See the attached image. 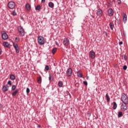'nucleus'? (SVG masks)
<instances>
[{
    "instance_id": "nucleus-1",
    "label": "nucleus",
    "mask_w": 128,
    "mask_h": 128,
    "mask_svg": "<svg viewBox=\"0 0 128 128\" xmlns=\"http://www.w3.org/2000/svg\"><path fill=\"white\" fill-rule=\"evenodd\" d=\"M121 100L123 104H128V96L124 93L122 94Z\"/></svg>"
},
{
    "instance_id": "nucleus-2",
    "label": "nucleus",
    "mask_w": 128,
    "mask_h": 128,
    "mask_svg": "<svg viewBox=\"0 0 128 128\" xmlns=\"http://www.w3.org/2000/svg\"><path fill=\"white\" fill-rule=\"evenodd\" d=\"M17 28L20 36H24V28L22 26H18Z\"/></svg>"
},
{
    "instance_id": "nucleus-3",
    "label": "nucleus",
    "mask_w": 128,
    "mask_h": 128,
    "mask_svg": "<svg viewBox=\"0 0 128 128\" xmlns=\"http://www.w3.org/2000/svg\"><path fill=\"white\" fill-rule=\"evenodd\" d=\"M38 44L42 46V44H44V38L42 36H39L38 38Z\"/></svg>"
},
{
    "instance_id": "nucleus-4",
    "label": "nucleus",
    "mask_w": 128,
    "mask_h": 128,
    "mask_svg": "<svg viewBox=\"0 0 128 128\" xmlns=\"http://www.w3.org/2000/svg\"><path fill=\"white\" fill-rule=\"evenodd\" d=\"M8 6L10 10H14L16 8V3L13 1H10L8 4Z\"/></svg>"
},
{
    "instance_id": "nucleus-5",
    "label": "nucleus",
    "mask_w": 128,
    "mask_h": 128,
    "mask_svg": "<svg viewBox=\"0 0 128 128\" xmlns=\"http://www.w3.org/2000/svg\"><path fill=\"white\" fill-rule=\"evenodd\" d=\"M63 44L64 46H68L70 44V40L66 38L63 40Z\"/></svg>"
},
{
    "instance_id": "nucleus-6",
    "label": "nucleus",
    "mask_w": 128,
    "mask_h": 128,
    "mask_svg": "<svg viewBox=\"0 0 128 128\" xmlns=\"http://www.w3.org/2000/svg\"><path fill=\"white\" fill-rule=\"evenodd\" d=\"M96 14H97L99 18H102V10L100 8L96 10Z\"/></svg>"
},
{
    "instance_id": "nucleus-7",
    "label": "nucleus",
    "mask_w": 128,
    "mask_h": 128,
    "mask_svg": "<svg viewBox=\"0 0 128 128\" xmlns=\"http://www.w3.org/2000/svg\"><path fill=\"white\" fill-rule=\"evenodd\" d=\"M72 70L71 68H68L67 70V71L66 72V74L67 76H72Z\"/></svg>"
},
{
    "instance_id": "nucleus-8",
    "label": "nucleus",
    "mask_w": 128,
    "mask_h": 128,
    "mask_svg": "<svg viewBox=\"0 0 128 128\" xmlns=\"http://www.w3.org/2000/svg\"><path fill=\"white\" fill-rule=\"evenodd\" d=\"M13 46L16 50V54H18V52H20V48H18V44H16V43H14Z\"/></svg>"
},
{
    "instance_id": "nucleus-9",
    "label": "nucleus",
    "mask_w": 128,
    "mask_h": 128,
    "mask_svg": "<svg viewBox=\"0 0 128 128\" xmlns=\"http://www.w3.org/2000/svg\"><path fill=\"white\" fill-rule=\"evenodd\" d=\"M128 104H124L121 106V109L124 111L126 112V110H128V106L126 105Z\"/></svg>"
},
{
    "instance_id": "nucleus-10",
    "label": "nucleus",
    "mask_w": 128,
    "mask_h": 128,
    "mask_svg": "<svg viewBox=\"0 0 128 128\" xmlns=\"http://www.w3.org/2000/svg\"><path fill=\"white\" fill-rule=\"evenodd\" d=\"M108 14L109 16H114V10H112V8H109L108 10Z\"/></svg>"
},
{
    "instance_id": "nucleus-11",
    "label": "nucleus",
    "mask_w": 128,
    "mask_h": 128,
    "mask_svg": "<svg viewBox=\"0 0 128 128\" xmlns=\"http://www.w3.org/2000/svg\"><path fill=\"white\" fill-rule=\"evenodd\" d=\"M2 40H8V35L6 32L2 34Z\"/></svg>"
},
{
    "instance_id": "nucleus-12",
    "label": "nucleus",
    "mask_w": 128,
    "mask_h": 128,
    "mask_svg": "<svg viewBox=\"0 0 128 128\" xmlns=\"http://www.w3.org/2000/svg\"><path fill=\"white\" fill-rule=\"evenodd\" d=\"M89 56L91 58H96V53L94 51H90Z\"/></svg>"
},
{
    "instance_id": "nucleus-13",
    "label": "nucleus",
    "mask_w": 128,
    "mask_h": 128,
    "mask_svg": "<svg viewBox=\"0 0 128 128\" xmlns=\"http://www.w3.org/2000/svg\"><path fill=\"white\" fill-rule=\"evenodd\" d=\"M2 90L4 92H6L8 90V84H6L2 86Z\"/></svg>"
},
{
    "instance_id": "nucleus-14",
    "label": "nucleus",
    "mask_w": 128,
    "mask_h": 128,
    "mask_svg": "<svg viewBox=\"0 0 128 128\" xmlns=\"http://www.w3.org/2000/svg\"><path fill=\"white\" fill-rule=\"evenodd\" d=\"M127 20H128V16H126V13H124V16H123V22H124V24H126Z\"/></svg>"
},
{
    "instance_id": "nucleus-15",
    "label": "nucleus",
    "mask_w": 128,
    "mask_h": 128,
    "mask_svg": "<svg viewBox=\"0 0 128 128\" xmlns=\"http://www.w3.org/2000/svg\"><path fill=\"white\" fill-rule=\"evenodd\" d=\"M18 90H20L18 89H16L15 91H14L12 94V96H16V94L18 92Z\"/></svg>"
},
{
    "instance_id": "nucleus-16",
    "label": "nucleus",
    "mask_w": 128,
    "mask_h": 128,
    "mask_svg": "<svg viewBox=\"0 0 128 128\" xmlns=\"http://www.w3.org/2000/svg\"><path fill=\"white\" fill-rule=\"evenodd\" d=\"M26 8L27 10H30V4L28 3H27L26 4Z\"/></svg>"
},
{
    "instance_id": "nucleus-17",
    "label": "nucleus",
    "mask_w": 128,
    "mask_h": 128,
    "mask_svg": "<svg viewBox=\"0 0 128 128\" xmlns=\"http://www.w3.org/2000/svg\"><path fill=\"white\" fill-rule=\"evenodd\" d=\"M2 46H4V48H8L10 44H8V42H4L2 44Z\"/></svg>"
},
{
    "instance_id": "nucleus-18",
    "label": "nucleus",
    "mask_w": 128,
    "mask_h": 128,
    "mask_svg": "<svg viewBox=\"0 0 128 128\" xmlns=\"http://www.w3.org/2000/svg\"><path fill=\"white\" fill-rule=\"evenodd\" d=\"M109 26H110V30H114V23L110 22Z\"/></svg>"
},
{
    "instance_id": "nucleus-19",
    "label": "nucleus",
    "mask_w": 128,
    "mask_h": 128,
    "mask_svg": "<svg viewBox=\"0 0 128 128\" xmlns=\"http://www.w3.org/2000/svg\"><path fill=\"white\" fill-rule=\"evenodd\" d=\"M63 86L64 82H62V81H59L58 82V86H59V88H62Z\"/></svg>"
},
{
    "instance_id": "nucleus-20",
    "label": "nucleus",
    "mask_w": 128,
    "mask_h": 128,
    "mask_svg": "<svg viewBox=\"0 0 128 128\" xmlns=\"http://www.w3.org/2000/svg\"><path fill=\"white\" fill-rule=\"evenodd\" d=\"M48 6L49 8H54V5L52 3V2H49Z\"/></svg>"
},
{
    "instance_id": "nucleus-21",
    "label": "nucleus",
    "mask_w": 128,
    "mask_h": 128,
    "mask_svg": "<svg viewBox=\"0 0 128 128\" xmlns=\"http://www.w3.org/2000/svg\"><path fill=\"white\" fill-rule=\"evenodd\" d=\"M77 76L78 78H82V74L80 71L77 72Z\"/></svg>"
},
{
    "instance_id": "nucleus-22",
    "label": "nucleus",
    "mask_w": 128,
    "mask_h": 128,
    "mask_svg": "<svg viewBox=\"0 0 128 128\" xmlns=\"http://www.w3.org/2000/svg\"><path fill=\"white\" fill-rule=\"evenodd\" d=\"M10 80H16V76L14 74L10 75Z\"/></svg>"
},
{
    "instance_id": "nucleus-23",
    "label": "nucleus",
    "mask_w": 128,
    "mask_h": 128,
    "mask_svg": "<svg viewBox=\"0 0 128 128\" xmlns=\"http://www.w3.org/2000/svg\"><path fill=\"white\" fill-rule=\"evenodd\" d=\"M116 108H118V104H116V102H113V110H116Z\"/></svg>"
},
{
    "instance_id": "nucleus-24",
    "label": "nucleus",
    "mask_w": 128,
    "mask_h": 128,
    "mask_svg": "<svg viewBox=\"0 0 128 128\" xmlns=\"http://www.w3.org/2000/svg\"><path fill=\"white\" fill-rule=\"evenodd\" d=\"M37 80L38 84H40L42 82V76H40L37 78Z\"/></svg>"
},
{
    "instance_id": "nucleus-25",
    "label": "nucleus",
    "mask_w": 128,
    "mask_h": 128,
    "mask_svg": "<svg viewBox=\"0 0 128 128\" xmlns=\"http://www.w3.org/2000/svg\"><path fill=\"white\" fill-rule=\"evenodd\" d=\"M106 98L107 102H110V96H108V94H106Z\"/></svg>"
},
{
    "instance_id": "nucleus-26",
    "label": "nucleus",
    "mask_w": 128,
    "mask_h": 128,
    "mask_svg": "<svg viewBox=\"0 0 128 128\" xmlns=\"http://www.w3.org/2000/svg\"><path fill=\"white\" fill-rule=\"evenodd\" d=\"M57 50H58V48H54L52 50V54H56V52Z\"/></svg>"
},
{
    "instance_id": "nucleus-27",
    "label": "nucleus",
    "mask_w": 128,
    "mask_h": 128,
    "mask_svg": "<svg viewBox=\"0 0 128 128\" xmlns=\"http://www.w3.org/2000/svg\"><path fill=\"white\" fill-rule=\"evenodd\" d=\"M122 112H118V118H122Z\"/></svg>"
},
{
    "instance_id": "nucleus-28",
    "label": "nucleus",
    "mask_w": 128,
    "mask_h": 128,
    "mask_svg": "<svg viewBox=\"0 0 128 128\" xmlns=\"http://www.w3.org/2000/svg\"><path fill=\"white\" fill-rule=\"evenodd\" d=\"M11 14L12 16H16V10H14L12 13H11Z\"/></svg>"
},
{
    "instance_id": "nucleus-29",
    "label": "nucleus",
    "mask_w": 128,
    "mask_h": 128,
    "mask_svg": "<svg viewBox=\"0 0 128 128\" xmlns=\"http://www.w3.org/2000/svg\"><path fill=\"white\" fill-rule=\"evenodd\" d=\"M40 10V6L38 5L36 7V10Z\"/></svg>"
},
{
    "instance_id": "nucleus-30",
    "label": "nucleus",
    "mask_w": 128,
    "mask_h": 128,
    "mask_svg": "<svg viewBox=\"0 0 128 128\" xmlns=\"http://www.w3.org/2000/svg\"><path fill=\"white\" fill-rule=\"evenodd\" d=\"M14 40L16 42H20V38L16 37L15 38Z\"/></svg>"
},
{
    "instance_id": "nucleus-31",
    "label": "nucleus",
    "mask_w": 128,
    "mask_h": 128,
    "mask_svg": "<svg viewBox=\"0 0 128 128\" xmlns=\"http://www.w3.org/2000/svg\"><path fill=\"white\" fill-rule=\"evenodd\" d=\"M16 87L15 85L12 86V88H11L12 90H16Z\"/></svg>"
},
{
    "instance_id": "nucleus-32",
    "label": "nucleus",
    "mask_w": 128,
    "mask_h": 128,
    "mask_svg": "<svg viewBox=\"0 0 128 128\" xmlns=\"http://www.w3.org/2000/svg\"><path fill=\"white\" fill-rule=\"evenodd\" d=\"M30 88H27L26 89V94H30Z\"/></svg>"
},
{
    "instance_id": "nucleus-33",
    "label": "nucleus",
    "mask_w": 128,
    "mask_h": 128,
    "mask_svg": "<svg viewBox=\"0 0 128 128\" xmlns=\"http://www.w3.org/2000/svg\"><path fill=\"white\" fill-rule=\"evenodd\" d=\"M45 70H50V66H48V65H46L45 66Z\"/></svg>"
},
{
    "instance_id": "nucleus-34",
    "label": "nucleus",
    "mask_w": 128,
    "mask_h": 128,
    "mask_svg": "<svg viewBox=\"0 0 128 128\" xmlns=\"http://www.w3.org/2000/svg\"><path fill=\"white\" fill-rule=\"evenodd\" d=\"M7 84H9V86H12V81L8 80L7 83Z\"/></svg>"
},
{
    "instance_id": "nucleus-35",
    "label": "nucleus",
    "mask_w": 128,
    "mask_h": 128,
    "mask_svg": "<svg viewBox=\"0 0 128 128\" xmlns=\"http://www.w3.org/2000/svg\"><path fill=\"white\" fill-rule=\"evenodd\" d=\"M126 68H128V66H126V65H124L123 66V70H126Z\"/></svg>"
},
{
    "instance_id": "nucleus-36",
    "label": "nucleus",
    "mask_w": 128,
    "mask_h": 128,
    "mask_svg": "<svg viewBox=\"0 0 128 128\" xmlns=\"http://www.w3.org/2000/svg\"><path fill=\"white\" fill-rule=\"evenodd\" d=\"M83 84H84L85 86H88V82H86V81H84V82H83Z\"/></svg>"
},
{
    "instance_id": "nucleus-37",
    "label": "nucleus",
    "mask_w": 128,
    "mask_h": 128,
    "mask_svg": "<svg viewBox=\"0 0 128 128\" xmlns=\"http://www.w3.org/2000/svg\"><path fill=\"white\" fill-rule=\"evenodd\" d=\"M103 34H104V36H108V33L104 31V32H103Z\"/></svg>"
},
{
    "instance_id": "nucleus-38",
    "label": "nucleus",
    "mask_w": 128,
    "mask_h": 128,
    "mask_svg": "<svg viewBox=\"0 0 128 128\" xmlns=\"http://www.w3.org/2000/svg\"><path fill=\"white\" fill-rule=\"evenodd\" d=\"M117 2L118 4H122V1L120 0H117Z\"/></svg>"
},
{
    "instance_id": "nucleus-39",
    "label": "nucleus",
    "mask_w": 128,
    "mask_h": 128,
    "mask_svg": "<svg viewBox=\"0 0 128 128\" xmlns=\"http://www.w3.org/2000/svg\"><path fill=\"white\" fill-rule=\"evenodd\" d=\"M66 94L68 96H69L70 98L71 96H70V92H66Z\"/></svg>"
},
{
    "instance_id": "nucleus-40",
    "label": "nucleus",
    "mask_w": 128,
    "mask_h": 128,
    "mask_svg": "<svg viewBox=\"0 0 128 128\" xmlns=\"http://www.w3.org/2000/svg\"><path fill=\"white\" fill-rule=\"evenodd\" d=\"M88 116H92V114H90V112H88Z\"/></svg>"
},
{
    "instance_id": "nucleus-41",
    "label": "nucleus",
    "mask_w": 128,
    "mask_h": 128,
    "mask_svg": "<svg viewBox=\"0 0 128 128\" xmlns=\"http://www.w3.org/2000/svg\"><path fill=\"white\" fill-rule=\"evenodd\" d=\"M48 80H49L50 81L51 80H52V77H51L50 75V76L48 78Z\"/></svg>"
},
{
    "instance_id": "nucleus-42",
    "label": "nucleus",
    "mask_w": 128,
    "mask_h": 128,
    "mask_svg": "<svg viewBox=\"0 0 128 128\" xmlns=\"http://www.w3.org/2000/svg\"><path fill=\"white\" fill-rule=\"evenodd\" d=\"M119 44H120V46H122V42H119Z\"/></svg>"
},
{
    "instance_id": "nucleus-43",
    "label": "nucleus",
    "mask_w": 128,
    "mask_h": 128,
    "mask_svg": "<svg viewBox=\"0 0 128 128\" xmlns=\"http://www.w3.org/2000/svg\"><path fill=\"white\" fill-rule=\"evenodd\" d=\"M117 22H118V24H120V20H117Z\"/></svg>"
},
{
    "instance_id": "nucleus-44",
    "label": "nucleus",
    "mask_w": 128,
    "mask_h": 128,
    "mask_svg": "<svg viewBox=\"0 0 128 128\" xmlns=\"http://www.w3.org/2000/svg\"><path fill=\"white\" fill-rule=\"evenodd\" d=\"M44 2H46V0H42L41 2L44 4Z\"/></svg>"
},
{
    "instance_id": "nucleus-45",
    "label": "nucleus",
    "mask_w": 128,
    "mask_h": 128,
    "mask_svg": "<svg viewBox=\"0 0 128 128\" xmlns=\"http://www.w3.org/2000/svg\"><path fill=\"white\" fill-rule=\"evenodd\" d=\"M124 58L125 60H126L127 58H126V56H124Z\"/></svg>"
},
{
    "instance_id": "nucleus-46",
    "label": "nucleus",
    "mask_w": 128,
    "mask_h": 128,
    "mask_svg": "<svg viewBox=\"0 0 128 128\" xmlns=\"http://www.w3.org/2000/svg\"><path fill=\"white\" fill-rule=\"evenodd\" d=\"M2 49H0V55L2 54Z\"/></svg>"
},
{
    "instance_id": "nucleus-47",
    "label": "nucleus",
    "mask_w": 128,
    "mask_h": 128,
    "mask_svg": "<svg viewBox=\"0 0 128 128\" xmlns=\"http://www.w3.org/2000/svg\"><path fill=\"white\" fill-rule=\"evenodd\" d=\"M56 44H58V42H56Z\"/></svg>"
},
{
    "instance_id": "nucleus-48",
    "label": "nucleus",
    "mask_w": 128,
    "mask_h": 128,
    "mask_svg": "<svg viewBox=\"0 0 128 128\" xmlns=\"http://www.w3.org/2000/svg\"><path fill=\"white\" fill-rule=\"evenodd\" d=\"M88 77H87V80H88Z\"/></svg>"
},
{
    "instance_id": "nucleus-49",
    "label": "nucleus",
    "mask_w": 128,
    "mask_h": 128,
    "mask_svg": "<svg viewBox=\"0 0 128 128\" xmlns=\"http://www.w3.org/2000/svg\"><path fill=\"white\" fill-rule=\"evenodd\" d=\"M38 128H40V126H38Z\"/></svg>"
}]
</instances>
